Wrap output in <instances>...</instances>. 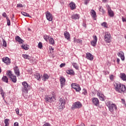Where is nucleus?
I'll return each mask as SVG.
<instances>
[{"label":"nucleus","instance_id":"obj_1","mask_svg":"<svg viewBox=\"0 0 126 126\" xmlns=\"http://www.w3.org/2000/svg\"><path fill=\"white\" fill-rule=\"evenodd\" d=\"M114 89L116 92L121 93V94H124L126 93V85L122 84L120 82H117L114 83Z\"/></svg>","mask_w":126,"mask_h":126},{"label":"nucleus","instance_id":"obj_2","mask_svg":"<svg viewBox=\"0 0 126 126\" xmlns=\"http://www.w3.org/2000/svg\"><path fill=\"white\" fill-rule=\"evenodd\" d=\"M105 104L107 107H108L109 111H110L112 114H114V113H115V111H117V105L115 103H113L112 101L107 100L105 101Z\"/></svg>","mask_w":126,"mask_h":126},{"label":"nucleus","instance_id":"obj_3","mask_svg":"<svg viewBox=\"0 0 126 126\" xmlns=\"http://www.w3.org/2000/svg\"><path fill=\"white\" fill-rule=\"evenodd\" d=\"M22 92L23 93H28V91L30 90V86L27 83V82L24 81L22 83Z\"/></svg>","mask_w":126,"mask_h":126},{"label":"nucleus","instance_id":"obj_4","mask_svg":"<svg viewBox=\"0 0 126 126\" xmlns=\"http://www.w3.org/2000/svg\"><path fill=\"white\" fill-rule=\"evenodd\" d=\"M82 107V104L80 101H76L73 103L72 106L71 107V110H74L75 109H80Z\"/></svg>","mask_w":126,"mask_h":126},{"label":"nucleus","instance_id":"obj_5","mask_svg":"<svg viewBox=\"0 0 126 126\" xmlns=\"http://www.w3.org/2000/svg\"><path fill=\"white\" fill-rule=\"evenodd\" d=\"M44 100L46 103H52V102H54V101H55V97L48 95L45 96Z\"/></svg>","mask_w":126,"mask_h":126},{"label":"nucleus","instance_id":"obj_6","mask_svg":"<svg viewBox=\"0 0 126 126\" xmlns=\"http://www.w3.org/2000/svg\"><path fill=\"white\" fill-rule=\"evenodd\" d=\"M72 88L76 90V92H79L81 90V88L79 84L76 83H72L71 84Z\"/></svg>","mask_w":126,"mask_h":126},{"label":"nucleus","instance_id":"obj_7","mask_svg":"<svg viewBox=\"0 0 126 126\" xmlns=\"http://www.w3.org/2000/svg\"><path fill=\"white\" fill-rule=\"evenodd\" d=\"M104 41H105L106 43H111V34L109 32L105 33Z\"/></svg>","mask_w":126,"mask_h":126},{"label":"nucleus","instance_id":"obj_8","mask_svg":"<svg viewBox=\"0 0 126 126\" xmlns=\"http://www.w3.org/2000/svg\"><path fill=\"white\" fill-rule=\"evenodd\" d=\"M92 102L93 105L95 106L96 107H98L100 105V102L99 101V99L96 97H93L92 98Z\"/></svg>","mask_w":126,"mask_h":126},{"label":"nucleus","instance_id":"obj_9","mask_svg":"<svg viewBox=\"0 0 126 126\" xmlns=\"http://www.w3.org/2000/svg\"><path fill=\"white\" fill-rule=\"evenodd\" d=\"M46 17L48 21H53V15L49 11H47L45 13Z\"/></svg>","mask_w":126,"mask_h":126},{"label":"nucleus","instance_id":"obj_10","mask_svg":"<svg viewBox=\"0 0 126 126\" xmlns=\"http://www.w3.org/2000/svg\"><path fill=\"white\" fill-rule=\"evenodd\" d=\"M2 61L3 63H6L7 65H8V64H10V63H11V62L10 61V59L8 58V57H3L2 59Z\"/></svg>","mask_w":126,"mask_h":126},{"label":"nucleus","instance_id":"obj_11","mask_svg":"<svg viewBox=\"0 0 126 126\" xmlns=\"http://www.w3.org/2000/svg\"><path fill=\"white\" fill-rule=\"evenodd\" d=\"M108 14L110 17H114L115 16V14L114 13V11L112 10L110 6H108L107 8Z\"/></svg>","mask_w":126,"mask_h":126},{"label":"nucleus","instance_id":"obj_12","mask_svg":"<svg viewBox=\"0 0 126 126\" xmlns=\"http://www.w3.org/2000/svg\"><path fill=\"white\" fill-rule=\"evenodd\" d=\"M61 88H63L65 85V78L63 77H61L60 79Z\"/></svg>","mask_w":126,"mask_h":126},{"label":"nucleus","instance_id":"obj_13","mask_svg":"<svg viewBox=\"0 0 126 126\" xmlns=\"http://www.w3.org/2000/svg\"><path fill=\"white\" fill-rule=\"evenodd\" d=\"M86 58L87 59V60H89V61H92L94 59L93 55L89 52L86 54Z\"/></svg>","mask_w":126,"mask_h":126},{"label":"nucleus","instance_id":"obj_14","mask_svg":"<svg viewBox=\"0 0 126 126\" xmlns=\"http://www.w3.org/2000/svg\"><path fill=\"white\" fill-rule=\"evenodd\" d=\"M94 40L91 41L92 45L93 46V47H95L96 45H97V41L98 40V38H97V36L94 35L93 36Z\"/></svg>","mask_w":126,"mask_h":126},{"label":"nucleus","instance_id":"obj_15","mask_svg":"<svg viewBox=\"0 0 126 126\" xmlns=\"http://www.w3.org/2000/svg\"><path fill=\"white\" fill-rule=\"evenodd\" d=\"M117 55L121 58L122 61H125V53L123 51H120L117 54Z\"/></svg>","mask_w":126,"mask_h":126},{"label":"nucleus","instance_id":"obj_16","mask_svg":"<svg viewBox=\"0 0 126 126\" xmlns=\"http://www.w3.org/2000/svg\"><path fill=\"white\" fill-rule=\"evenodd\" d=\"M15 40L16 41L18 42L19 44H23V43L24 42L23 39L20 37L18 35L15 37Z\"/></svg>","mask_w":126,"mask_h":126},{"label":"nucleus","instance_id":"obj_17","mask_svg":"<svg viewBox=\"0 0 126 126\" xmlns=\"http://www.w3.org/2000/svg\"><path fill=\"white\" fill-rule=\"evenodd\" d=\"M64 36L65 39L68 40V41H69V40H70V34H69V33L68 32H64Z\"/></svg>","mask_w":126,"mask_h":126},{"label":"nucleus","instance_id":"obj_18","mask_svg":"<svg viewBox=\"0 0 126 126\" xmlns=\"http://www.w3.org/2000/svg\"><path fill=\"white\" fill-rule=\"evenodd\" d=\"M69 5L71 10H73V9H75V8H76V6H75V3H74V2H70V3L69 4Z\"/></svg>","mask_w":126,"mask_h":126},{"label":"nucleus","instance_id":"obj_19","mask_svg":"<svg viewBox=\"0 0 126 126\" xmlns=\"http://www.w3.org/2000/svg\"><path fill=\"white\" fill-rule=\"evenodd\" d=\"M59 104L65 105V99L63 97L59 98Z\"/></svg>","mask_w":126,"mask_h":126},{"label":"nucleus","instance_id":"obj_20","mask_svg":"<svg viewBox=\"0 0 126 126\" xmlns=\"http://www.w3.org/2000/svg\"><path fill=\"white\" fill-rule=\"evenodd\" d=\"M91 13L92 17L94 19V20L96 19V17L97 15H96V12H95V10L92 9L91 10Z\"/></svg>","mask_w":126,"mask_h":126},{"label":"nucleus","instance_id":"obj_21","mask_svg":"<svg viewBox=\"0 0 126 126\" xmlns=\"http://www.w3.org/2000/svg\"><path fill=\"white\" fill-rule=\"evenodd\" d=\"M14 72L17 76H19L20 75V72H19V69H18V66H16L14 67Z\"/></svg>","mask_w":126,"mask_h":126},{"label":"nucleus","instance_id":"obj_22","mask_svg":"<svg viewBox=\"0 0 126 126\" xmlns=\"http://www.w3.org/2000/svg\"><path fill=\"white\" fill-rule=\"evenodd\" d=\"M120 77L123 81H126V75L125 73H121Z\"/></svg>","mask_w":126,"mask_h":126},{"label":"nucleus","instance_id":"obj_23","mask_svg":"<svg viewBox=\"0 0 126 126\" xmlns=\"http://www.w3.org/2000/svg\"><path fill=\"white\" fill-rule=\"evenodd\" d=\"M42 78L43 81H46L47 80L49 79V75L47 74H44L42 77Z\"/></svg>","mask_w":126,"mask_h":126},{"label":"nucleus","instance_id":"obj_24","mask_svg":"<svg viewBox=\"0 0 126 126\" xmlns=\"http://www.w3.org/2000/svg\"><path fill=\"white\" fill-rule=\"evenodd\" d=\"M64 105L63 104L59 103V106L58 107V109L60 110V111H63L64 109Z\"/></svg>","mask_w":126,"mask_h":126},{"label":"nucleus","instance_id":"obj_25","mask_svg":"<svg viewBox=\"0 0 126 126\" xmlns=\"http://www.w3.org/2000/svg\"><path fill=\"white\" fill-rule=\"evenodd\" d=\"M10 80L14 83H16V81H17V79H16V76L13 75L10 78Z\"/></svg>","mask_w":126,"mask_h":126},{"label":"nucleus","instance_id":"obj_26","mask_svg":"<svg viewBox=\"0 0 126 126\" xmlns=\"http://www.w3.org/2000/svg\"><path fill=\"white\" fill-rule=\"evenodd\" d=\"M3 82H5V83H8V78L6 76H3L1 79Z\"/></svg>","mask_w":126,"mask_h":126},{"label":"nucleus","instance_id":"obj_27","mask_svg":"<svg viewBox=\"0 0 126 126\" xmlns=\"http://www.w3.org/2000/svg\"><path fill=\"white\" fill-rule=\"evenodd\" d=\"M34 77L36 78V79H37V80H38L39 81L41 80V76L40 75L39 73H35L34 74Z\"/></svg>","mask_w":126,"mask_h":126},{"label":"nucleus","instance_id":"obj_28","mask_svg":"<svg viewBox=\"0 0 126 126\" xmlns=\"http://www.w3.org/2000/svg\"><path fill=\"white\" fill-rule=\"evenodd\" d=\"M71 18L72 19H75V20L76 19H79V15L77 14H74L72 16Z\"/></svg>","mask_w":126,"mask_h":126},{"label":"nucleus","instance_id":"obj_29","mask_svg":"<svg viewBox=\"0 0 126 126\" xmlns=\"http://www.w3.org/2000/svg\"><path fill=\"white\" fill-rule=\"evenodd\" d=\"M21 13L22 14V15H24V16H26L27 17H30V18H31V16H30V15H29V14L25 12H21Z\"/></svg>","mask_w":126,"mask_h":126},{"label":"nucleus","instance_id":"obj_30","mask_svg":"<svg viewBox=\"0 0 126 126\" xmlns=\"http://www.w3.org/2000/svg\"><path fill=\"white\" fill-rule=\"evenodd\" d=\"M49 43L51 45H55V40H54V38L53 37H51L49 40Z\"/></svg>","mask_w":126,"mask_h":126},{"label":"nucleus","instance_id":"obj_31","mask_svg":"<svg viewBox=\"0 0 126 126\" xmlns=\"http://www.w3.org/2000/svg\"><path fill=\"white\" fill-rule=\"evenodd\" d=\"M99 98L101 101H105V96H104V94H99Z\"/></svg>","mask_w":126,"mask_h":126},{"label":"nucleus","instance_id":"obj_32","mask_svg":"<svg viewBox=\"0 0 126 126\" xmlns=\"http://www.w3.org/2000/svg\"><path fill=\"white\" fill-rule=\"evenodd\" d=\"M6 74L7 75H8V76H9V78L13 76V74H12V72H11V71H8Z\"/></svg>","mask_w":126,"mask_h":126},{"label":"nucleus","instance_id":"obj_33","mask_svg":"<svg viewBox=\"0 0 126 126\" xmlns=\"http://www.w3.org/2000/svg\"><path fill=\"white\" fill-rule=\"evenodd\" d=\"M23 58H24L25 59L27 60H29L30 59V56L27 54H23L22 55Z\"/></svg>","mask_w":126,"mask_h":126},{"label":"nucleus","instance_id":"obj_34","mask_svg":"<svg viewBox=\"0 0 126 126\" xmlns=\"http://www.w3.org/2000/svg\"><path fill=\"white\" fill-rule=\"evenodd\" d=\"M21 48L24 49V50H26V51L29 49V47L27 46V45H25L24 44L21 46Z\"/></svg>","mask_w":126,"mask_h":126},{"label":"nucleus","instance_id":"obj_35","mask_svg":"<svg viewBox=\"0 0 126 126\" xmlns=\"http://www.w3.org/2000/svg\"><path fill=\"white\" fill-rule=\"evenodd\" d=\"M72 65L73 67H74V68H75L76 69H78V68H79L78 65H77V63H72Z\"/></svg>","mask_w":126,"mask_h":126},{"label":"nucleus","instance_id":"obj_36","mask_svg":"<svg viewBox=\"0 0 126 126\" xmlns=\"http://www.w3.org/2000/svg\"><path fill=\"white\" fill-rule=\"evenodd\" d=\"M66 72L67 74H73V73H74V72L72 70H68Z\"/></svg>","mask_w":126,"mask_h":126},{"label":"nucleus","instance_id":"obj_37","mask_svg":"<svg viewBox=\"0 0 126 126\" xmlns=\"http://www.w3.org/2000/svg\"><path fill=\"white\" fill-rule=\"evenodd\" d=\"M9 119H5L4 120V124H5V126H9Z\"/></svg>","mask_w":126,"mask_h":126},{"label":"nucleus","instance_id":"obj_38","mask_svg":"<svg viewBox=\"0 0 126 126\" xmlns=\"http://www.w3.org/2000/svg\"><path fill=\"white\" fill-rule=\"evenodd\" d=\"M6 20H7V25L8 26H10V20L8 18V17H6Z\"/></svg>","mask_w":126,"mask_h":126},{"label":"nucleus","instance_id":"obj_39","mask_svg":"<svg viewBox=\"0 0 126 126\" xmlns=\"http://www.w3.org/2000/svg\"><path fill=\"white\" fill-rule=\"evenodd\" d=\"M99 11H100V12H102V13H105V10H104V9L103 8V7H102V6H100L99 7Z\"/></svg>","mask_w":126,"mask_h":126},{"label":"nucleus","instance_id":"obj_40","mask_svg":"<svg viewBox=\"0 0 126 126\" xmlns=\"http://www.w3.org/2000/svg\"><path fill=\"white\" fill-rule=\"evenodd\" d=\"M38 47L39 49H42L43 48V44H42V42H40L38 43Z\"/></svg>","mask_w":126,"mask_h":126},{"label":"nucleus","instance_id":"obj_41","mask_svg":"<svg viewBox=\"0 0 126 126\" xmlns=\"http://www.w3.org/2000/svg\"><path fill=\"white\" fill-rule=\"evenodd\" d=\"M43 38L44 39V40H45V41H48V40H49V36L47 35H44L43 36Z\"/></svg>","mask_w":126,"mask_h":126},{"label":"nucleus","instance_id":"obj_42","mask_svg":"<svg viewBox=\"0 0 126 126\" xmlns=\"http://www.w3.org/2000/svg\"><path fill=\"white\" fill-rule=\"evenodd\" d=\"M82 94H84V95H87V91L85 89H83Z\"/></svg>","mask_w":126,"mask_h":126},{"label":"nucleus","instance_id":"obj_43","mask_svg":"<svg viewBox=\"0 0 126 126\" xmlns=\"http://www.w3.org/2000/svg\"><path fill=\"white\" fill-rule=\"evenodd\" d=\"M101 26H103L105 28H107V23L106 22H103V23L101 24Z\"/></svg>","mask_w":126,"mask_h":126},{"label":"nucleus","instance_id":"obj_44","mask_svg":"<svg viewBox=\"0 0 126 126\" xmlns=\"http://www.w3.org/2000/svg\"><path fill=\"white\" fill-rule=\"evenodd\" d=\"M90 0H84V4H85V5H87L88 4V3H89Z\"/></svg>","mask_w":126,"mask_h":126},{"label":"nucleus","instance_id":"obj_45","mask_svg":"<svg viewBox=\"0 0 126 126\" xmlns=\"http://www.w3.org/2000/svg\"><path fill=\"white\" fill-rule=\"evenodd\" d=\"M4 94H5V93L1 94V95L3 98V101H4V102H5V103H6V104H7V102H6V101H5V99H4Z\"/></svg>","mask_w":126,"mask_h":126},{"label":"nucleus","instance_id":"obj_46","mask_svg":"<svg viewBox=\"0 0 126 126\" xmlns=\"http://www.w3.org/2000/svg\"><path fill=\"white\" fill-rule=\"evenodd\" d=\"M3 41V47H5V48H6V41L4 40V39H2Z\"/></svg>","mask_w":126,"mask_h":126},{"label":"nucleus","instance_id":"obj_47","mask_svg":"<svg viewBox=\"0 0 126 126\" xmlns=\"http://www.w3.org/2000/svg\"><path fill=\"white\" fill-rule=\"evenodd\" d=\"M17 7H23V5L21 3H18L17 4Z\"/></svg>","mask_w":126,"mask_h":126},{"label":"nucleus","instance_id":"obj_48","mask_svg":"<svg viewBox=\"0 0 126 126\" xmlns=\"http://www.w3.org/2000/svg\"><path fill=\"white\" fill-rule=\"evenodd\" d=\"M0 94L5 93L3 91V90L2 89V88H1V87H0Z\"/></svg>","mask_w":126,"mask_h":126},{"label":"nucleus","instance_id":"obj_49","mask_svg":"<svg viewBox=\"0 0 126 126\" xmlns=\"http://www.w3.org/2000/svg\"><path fill=\"white\" fill-rule=\"evenodd\" d=\"M51 126V125H50L49 123H46L45 124H44L43 125V126Z\"/></svg>","mask_w":126,"mask_h":126},{"label":"nucleus","instance_id":"obj_50","mask_svg":"<svg viewBox=\"0 0 126 126\" xmlns=\"http://www.w3.org/2000/svg\"><path fill=\"white\" fill-rule=\"evenodd\" d=\"M122 20L123 22H126V18L122 17Z\"/></svg>","mask_w":126,"mask_h":126},{"label":"nucleus","instance_id":"obj_51","mask_svg":"<svg viewBox=\"0 0 126 126\" xmlns=\"http://www.w3.org/2000/svg\"><path fill=\"white\" fill-rule=\"evenodd\" d=\"M65 65V63H62L60 64V67H63Z\"/></svg>","mask_w":126,"mask_h":126},{"label":"nucleus","instance_id":"obj_52","mask_svg":"<svg viewBox=\"0 0 126 126\" xmlns=\"http://www.w3.org/2000/svg\"><path fill=\"white\" fill-rule=\"evenodd\" d=\"M15 111L17 115H19V109L18 108L16 109Z\"/></svg>","mask_w":126,"mask_h":126},{"label":"nucleus","instance_id":"obj_53","mask_svg":"<svg viewBox=\"0 0 126 126\" xmlns=\"http://www.w3.org/2000/svg\"><path fill=\"white\" fill-rule=\"evenodd\" d=\"M110 80H113V79H114V75H111L110 76Z\"/></svg>","mask_w":126,"mask_h":126},{"label":"nucleus","instance_id":"obj_54","mask_svg":"<svg viewBox=\"0 0 126 126\" xmlns=\"http://www.w3.org/2000/svg\"><path fill=\"white\" fill-rule=\"evenodd\" d=\"M82 26H83V27H85V28H86V23L83 22L82 24Z\"/></svg>","mask_w":126,"mask_h":126},{"label":"nucleus","instance_id":"obj_55","mask_svg":"<svg viewBox=\"0 0 126 126\" xmlns=\"http://www.w3.org/2000/svg\"><path fill=\"white\" fill-rule=\"evenodd\" d=\"M14 126H19V124L18 122H15L14 124Z\"/></svg>","mask_w":126,"mask_h":126},{"label":"nucleus","instance_id":"obj_56","mask_svg":"<svg viewBox=\"0 0 126 126\" xmlns=\"http://www.w3.org/2000/svg\"><path fill=\"white\" fill-rule=\"evenodd\" d=\"M2 16H3V17H6V13H5V12L3 13Z\"/></svg>","mask_w":126,"mask_h":126},{"label":"nucleus","instance_id":"obj_57","mask_svg":"<svg viewBox=\"0 0 126 126\" xmlns=\"http://www.w3.org/2000/svg\"><path fill=\"white\" fill-rule=\"evenodd\" d=\"M118 64L120 63V59L117 58Z\"/></svg>","mask_w":126,"mask_h":126},{"label":"nucleus","instance_id":"obj_58","mask_svg":"<svg viewBox=\"0 0 126 126\" xmlns=\"http://www.w3.org/2000/svg\"><path fill=\"white\" fill-rule=\"evenodd\" d=\"M77 126H85V125L83 123H82L80 125H77Z\"/></svg>","mask_w":126,"mask_h":126},{"label":"nucleus","instance_id":"obj_59","mask_svg":"<svg viewBox=\"0 0 126 126\" xmlns=\"http://www.w3.org/2000/svg\"><path fill=\"white\" fill-rule=\"evenodd\" d=\"M121 100H122V102L123 104H125V102H126V101H125V100H124V99H123V98H122Z\"/></svg>","mask_w":126,"mask_h":126},{"label":"nucleus","instance_id":"obj_60","mask_svg":"<svg viewBox=\"0 0 126 126\" xmlns=\"http://www.w3.org/2000/svg\"><path fill=\"white\" fill-rule=\"evenodd\" d=\"M102 1L104 3H106L108 1V0H102Z\"/></svg>","mask_w":126,"mask_h":126},{"label":"nucleus","instance_id":"obj_61","mask_svg":"<svg viewBox=\"0 0 126 126\" xmlns=\"http://www.w3.org/2000/svg\"><path fill=\"white\" fill-rule=\"evenodd\" d=\"M102 95V94H100L99 93H97V95L98 96V97H100V95Z\"/></svg>","mask_w":126,"mask_h":126},{"label":"nucleus","instance_id":"obj_62","mask_svg":"<svg viewBox=\"0 0 126 126\" xmlns=\"http://www.w3.org/2000/svg\"><path fill=\"white\" fill-rule=\"evenodd\" d=\"M51 51H54V48H53L52 47L50 48Z\"/></svg>","mask_w":126,"mask_h":126},{"label":"nucleus","instance_id":"obj_63","mask_svg":"<svg viewBox=\"0 0 126 126\" xmlns=\"http://www.w3.org/2000/svg\"><path fill=\"white\" fill-rule=\"evenodd\" d=\"M0 73H1V68L0 67Z\"/></svg>","mask_w":126,"mask_h":126},{"label":"nucleus","instance_id":"obj_64","mask_svg":"<svg viewBox=\"0 0 126 126\" xmlns=\"http://www.w3.org/2000/svg\"><path fill=\"white\" fill-rule=\"evenodd\" d=\"M91 126H96V125H92Z\"/></svg>","mask_w":126,"mask_h":126}]
</instances>
